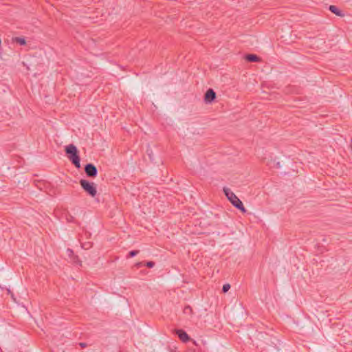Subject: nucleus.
<instances>
[{
  "instance_id": "f257e3e1",
  "label": "nucleus",
  "mask_w": 352,
  "mask_h": 352,
  "mask_svg": "<svg viewBox=\"0 0 352 352\" xmlns=\"http://www.w3.org/2000/svg\"><path fill=\"white\" fill-rule=\"evenodd\" d=\"M65 151L72 163L78 168L80 167V157L76 146L72 144L65 146Z\"/></svg>"
},
{
  "instance_id": "f03ea898",
  "label": "nucleus",
  "mask_w": 352,
  "mask_h": 352,
  "mask_svg": "<svg viewBox=\"0 0 352 352\" xmlns=\"http://www.w3.org/2000/svg\"><path fill=\"white\" fill-rule=\"evenodd\" d=\"M223 192L228 199L232 204L241 210L242 212H245L246 209L243 206L242 201L237 197V196L228 188H224Z\"/></svg>"
},
{
  "instance_id": "7ed1b4c3",
  "label": "nucleus",
  "mask_w": 352,
  "mask_h": 352,
  "mask_svg": "<svg viewBox=\"0 0 352 352\" xmlns=\"http://www.w3.org/2000/svg\"><path fill=\"white\" fill-rule=\"evenodd\" d=\"M80 184L82 189L91 197H94L97 194L96 184L93 182H89L86 179H80Z\"/></svg>"
},
{
  "instance_id": "20e7f679",
  "label": "nucleus",
  "mask_w": 352,
  "mask_h": 352,
  "mask_svg": "<svg viewBox=\"0 0 352 352\" xmlns=\"http://www.w3.org/2000/svg\"><path fill=\"white\" fill-rule=\"evenodd\" d=\"M85 172L87 177H96L98 175V170L93 164H87L85 166Z\"/></svg>"
},
{
  "instance_id": "39448f33",
  "label": "nucleus",
  "mask_w": 352,
  "mask_h": 352,
  "mask_svg": "<svg viewBox=\"0 0 352 352\" xmlns=\"http://www.w3.org/2000/svg\"><path fill=\"white\" fill-rule=\"evenodd\" d=\"M216 98V93L212 89H209L205 94L204 101L206 103H211Z\"/></svg>"
},
{
  "instance_id": "423d86ee",
  "label": "nucleus",
  "mask_w": 352,
  "mask_h": 352,
  "mask_svg": "<svg viewBox=\"0 0 352 352\" xmlns=\"http://www.w3.org/2000/svg\"><path fill=\"white\" fill-rule=\"evenodd\" d=\"M176 334L177 335L179 338L184 343H186L190 340V337L186 333V332L183 329L176 330Z\"/></svg>"
},
{
  "instance_id": "0eeeda50",
  "label": "nucleus",
  "mask_w": 352,
  "mask_h": 352,
  "mask_svg": "<svg viewBox=\"0 0 352 352\" xmlns=\"http://www.w3.org/2000/svg\"><path fill=\"white\" fill-rule=\"evenodd\" d=\"M329 10L332 13L335 14L336 15H337L338 16L342 17L344 16V14L334 5H331L329 8Z\"/></svg>"
},
{
  "instance_id": "6e6552de",
  "label": "nucleus",
  "mask_w": 352,
  "mask_h": 352,
  "mask_svg": "<svg viewBox=\"0 0 352 352\" xmlns=\"http://www.w3.org/2000/svg\"><path fill=\"white\" fill-rule=\"evenodd\" d=\"M245 60L249 62H258L261 58L256 54H247L245 56Z\"/></svg>"
},
{
  "instance_id": "1a4fd4ad",
  "label": "nucleus",
  "mask_w": 352,
  "mask_h": 352,
  "mask_svg": "<svg viewBox=\"0 0 352 352\" xmlns=\"http://www.w3.org/2000/svg\"><path fill=\"white\" fill-rule=\"evenodd\" d=\"M14 41L21 45H24L26 43L25 38L22 37H16Z\"/></svg>"
},
{
  "instance_id": "9d476101",
  "label": "nucleus",
  "mask_w": 352,
  "mask_h": 352,
  "mask_svg": "<svg viewBox=\"0 0 352 352\" xmlns=\"http://www.w3.org/2000/svg\"><path fill=\"white\" fill-rule=\"evenodd\" d=\"M230 289V285L228 283L224 284L222 287V292L226 293Z\"/></svg>"
},
{
  "instance_id": "9b49d317",
  "label": "nucleus",
  "mask_w": 352,
  "mask_h": 352,
  "mask_svg": "<svg viewBox=\"0 0 352 352\" xmlns=\"http://www.w3.org/2000/svg\"><path fill=\"white\" fill-rule=\"evenodd\" d=\"M138 253H139L138 250H131L129 253V256L133 257V256H136Z\"/></svg>"
},
{
  "instance_id": "f8f14e48",
  "label": "nucleus",
  "mask_w": 352,
  "mask_h": 352,
  "mask_svg": "<svg viewBox=\"0 0 352 352\" xmlns=\"http://www.w3.org/2000/svg\"><path fill=\"white\" fill-rule=\"evenodd\" d=\"M155 263L153 261H148L146 263L145 265L149 268H152L155 266Z\"/></svg>"
},
{
  "instance_id": "ddd939ff",
  "label": "nucleus",
  "mask_w": 352,
  "mask_h": 352,
  "mask_svg": "<svg viewBox=\"0 0 352 352\" xmlns=\"http://www.w3.org/2000/svg\"><path fill=\"white\" fill-rule=\"evenodd\" d=\"M184 313L187 314V313H192V308L190 307V306H186L184 309Z\"/></svg>"
},
{
  "instance_id": "4468645a",
  "label": "nucleus",
  "mask_w": 352,
  "mask_h": 352,
  "mask_svg": "<svg viewBox=\"0 0 352 352\" xmlns=\"http://www.w3.org/2000/svg\"><path fill=\"white\" fill-rule=\"evenodd\" d=\"M82 248H84V249L87 250V249L91 248V244H90V243H83L82 245Z\"/></svg>"
},
{
  "instance_id": "2eb2a0df",
  "label": "nucleus",
  "mask_w": 352,
  "mask_h": 352,
  "mask_svg": "<svg viewBox=\"0 0 352 352\" xmlns=\"http://www.w3.org/2000/svg\"><path fill=\"white\" fill-rule=\"evenodd\" d=\"M79 345L82 347V348H85L87 346V344L85 342H80L79 343Z\"/></svg>"
},
{
  "instance_id": "dca6fc26",
  "label": "nucleus",
  "mask_w": 352,
  "mask_h": 352,
  "mask_svg": "<svg viewBox=\"0 0 352 352\" xmlns=\"http://www.w3.org/2000/svg\"><path fill=\"white\" fill-rule=\"evenodd\" d=\"M137 265H138V267H141L143 265V263L142 262L138 263Z\"/></svg>"
},
{
  "instance_id": "f3484780",
  "label": "nucleus",
  "mask_w": 352,
  "mask_h": 352,
  "mask_svg": "<svg viewBox=\"0 0 352 352\" xmlns=\"http://www.w3.org/2000/svg\"><path fill=\"white\" fill-rule=\"evenodd\" d=\"M73 219V217L70 216L69 218H67L68 221H72Z\"/></svg>"
},
{
  "instance_id": "a211bd4d",
  "label": "nucleus",
  "mask_w": 352,
  "mask_h": 352,
  "mask_svg": "<svg viewBox=\"0 0 352 352\" xmlns=\"http://www.w3.org/2000/svg\"><path fill=\"white\" fill-rule=\"evenodd\" d=\"M277 166L280 167V162L277 163Z\"/></svg>"
}]
</instances>
